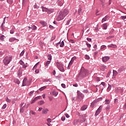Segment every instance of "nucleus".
Segmentation results:
<instances>
[{"label": "nucleus", "instance_id": "f257e3e1", "mask_svg": "<svg viewBox=\"0 0 126 126\" xmlns=\"http://www.w3.org/2000/svg\"><path fill=\"white\" fill-rule=\"evenodd\" d=\"M68 10L67 9H64V10L60 11L57 16V20L58 21H61V20H63L67 14L69 13Z\"/></svg>", "mask_w": 126, "mask_h": 126}, {"label": "nucleus", "instance_id": "f03ea898", "mask_svg": "<svg viewBox=\"0 0 126 126\" xmlns=\"http://www.w3.org/2000/svg\"><path fill=\"white\" fill-rule=\"evenodd\" d=\"M11 60H12V57L7 56L3 59V63L4 64L7 65L11 62Z\"/></svg>", "mask_w": 126, "mask_h": 126}, {"label": "nucleus", "instance_id": "7ed1b4c3", "mask_svg": "<svg viewBox=\"0 0 126 126\" xmlns=\"http://www.w3.org/2000/svg\"><path fill=\"white\" fill-rule=\"evenodd\" d=\"M31 84V80H28L27 78H25L23 81L22 86H29Z\"/></svg>", "mask_w": 126, "mask_h": 126}, {"label": "nucleus", "instance_id": "20e7f679", "mask_svg": "<svg viewBox=\"0 0 126 126\" xmlns=\"http://www.w3.org/2000/svg\"><path fill=\"white\" fill-rule=\"evenodd\" d=\"M56 65L58 68L60 70V71H62V72H63V71H64V68H63V64L59 62H57L56 63Z\"/></svg>", "mask_w": 126, "mask_h": 126}, {"label": "nucleus", "instance_id": "39448f33", "mask_svg": "<svg viewBox=\"0 0 126 126\" xmlns=\"http://www.w3.org/2000/svg\"><path fill=\"white\" fill-rule=\"evenodd\" d=\"M87 74V70H86L83 67H82L80 72V75L84 77V76H86Z\"/></svg>", "mask_w": 126, "mask_h": 126}, {"label": "nucleus", "instance_id": "423d86ee", "mask_svg": "<svg viewBox=\"0 0 126 126\" xmlns=\"http://www.w3.org/2000/svg\"><path fill=\"white\" fill-rule=\"evenodd\" d=\"M25 106H26V103L24 102L21 103V109L20 110V113H24V110H25Z\"/></svg>", "mask_w": 126, "mask_h": 126}, {"label": "nucleus", "instance_id": "0eeeda50", "mask_svg": "<svg viewBox=\"0 0 126 126\" xmlns=\"http://www.w3.org/2000/svg\"><path fill=\"white\" fill-rule=\"evenodd\" d=\"M82 99H83V94H82L81 93H78L76 101H78V102H80L81 100H82Z\"/></svg>", "mask_w": 126, "mask_h": 126}, {"label": "nucleus", "instance_id": "6e6552de", "mask_svg": "<svg viewBox=\"0 0 126 126\" xmlns=\"http://www.w3.org/2000/svg\"><path fill=\"white\" fill-rule=\"evenodd\" d=\"M102 109H103V106H102V105H100L99 107L97 109V110L96 111L95 116H98V115H99L100 113H101Z\"/></svg>", "mask_w": 126, "mask_h": 126}, {"label": "nucleus", "instance_id": "1a4fd4ad", "mask_svg": "<svg viewBox=\"0 0 126 126\" xmlns=\"http://www.w3.org/2000/svg\"><path fill=\"white\" fill-rule=\"evenodd\" d=\"M39 99H42V97H41L40 96H37L35 98L33 99L32 102H31V104H34L36 101H37V100H39Z\"/></svg>", "mask_w": 126, "mask_h": 126}, {"label": "nucleus", "instance_id": "9d476101", "mask_svg": "<svg viewBox=\"0 0 126 126\" xmlns=\"http://www.w3.org/2000/svg\"><path fill=\"white\" fill-rule=\"evenodd\" d=\"M57 3L59 5V6H63V0H58Z\"/></svg>", "mask_w": 126, "mask_h": 126}, {"label": "nucleus", "instance_id": "9b49d317", "mask_svg": "<svg viewBox=\"0 0 126 126\" xmlns=\"http://www.w3.org/2000/svg\"><path fill=\"white\" fill-rule=\"evenodd\" d=\"M109 60H110V57L108 56L102 58V62H103V63H106V62H108Z\"/></svg>", "mask_w": 126, "mask_h": 126}, {"label": "nucleus", "instance_id": "f8f14e48", "mask_svg": "<svg viewBox=\"0 0 126 126\" xmlns=\"http://www.w3.org/2000/svg\"><path fill=\"white\" fill-rule=\"evenodd\" d=\"M60 46L61 48H63V47L64 46V42H63V41H62V40H61L60 42L57 43V45H60Z\"/></svg>", "mask_w": 126, "mask_h": 126}, {"label": "nucleus", "instance_id": "ddd939ff", "mask_svg": "<svg viewBox=\"0 0 126 126\" xmlns=\"http://www.w3.org/2000/svg\"><path fill=\"white\" fill-rule=\"evenodd\" d=\"M75 60H76V57H74L71 59V61L69 63V65H71V64H72V63H73V62H74Z\"/></svg>", "mask_w": 126, "mask_h": 126}, {"label": "nucleus", "instance_id": "4468645a", "mask_svg": "<svg viewBox=\"0 0 126 126\" xmlns=\"http://www.w3.org/2000/svg\"><path fill=\"white\" fill-rule=\"evenodd\" d=\"M19 63H20V64H21V65H23V68H26V67H27V66L26 65H25V64L24 63V62H23V61H20L19 62Z\"/></svg>", "mask_w": 126, "mask_h": 126}, {"label": "nucleus", "instance_id": "2eb2a0df", "mask_svg": "<svg viewBox=\"0 0 126 126\" xmlns=\"http://www.w3.org/2000/svg\"><path fill=\"white\" fill-rule=\"evenodd\" d=\"M96 104H97V101L94 100L93 102H92L91 107H92V108H94V107H95L96 105Z\"/></svg>", "mask_w": 126, "mask_h": 126}, {"label": "nucleus", "instance_id": "dca6fc26", "mask_svg": "<svg viewBox=\"0 0 126 126\" xmlns=\"http://www.w3.org/2000/svg\"><path fill=\"white\" fill-rule=\"evenodd\" d=\"M100 69L102 71H104L105 69H107V66L103 65L100 67Z\"/></svg>", "mask_w": 126, "mask_h": 126}, {"label": "nucleus", "instance_id": "f3484780", "mask_svg": "<svg viewBox=\"0 0 126 126\" xmlns=\"http://www.w3.org/2000/svg\"><path fill=\"white\" fill-rule=\"evenodd\" d=\"M48 112H49V109H44L42 110V114L46 115L48 114Z\"/></svg>", "mask_w": 126, "mask_h": 126}, {"label": "nucleus", "instance_id": "a211bd4d", "mask_svg": "<svg viewBox=\"0 0 126 126\" xmlns=\"http://www.w3.org/2000/svg\"><path fill=\"white\" fill-rule=\"evenodd\" d=\"M108 18H109V16H106L104 17L102 20V23H103V22H105V21H107V20H108Z\"/></svg>", "mask_w": 126, "mask_h": 126}, {"label": "nucleus", "instance_id": "6ab92c4d", "mask_svg": "<svg viewBox=\"0 0 126 126\" xmlns=\"http://www.w3.org/2000/svg\"><path fill=\"white\" fill-rule=\"evenodd\" d=\"M28 0H23V6H26Z\"/></svg>", "mask_w": 126, "mask_h": 126}, {"label": "nucleus", "instance_id": "aec40b11", "mask_svg": "<svg viewBox=\"0 0 126 126\" xmlns=\"http://www.w3.org/2000/svg\"><path fill=\"white\" fill-rule=\"evenodd\" d=\"M108 47H109L110 48H113L114 49H115V48H117V45L112 43V44L108 45Z\"/></svg>", "mask_w": 126, "mask_h": 126}, {"label": "nucleus", "instance_id": "412c9836", "mask_svg": "<svg viewBox=\"0 0 126 126\" xmlns=\"http://www.w3.org/2000/svg\"><path fill=\"white\" fill-rule=\"evenodd\" d=\"M15 40H17V39L15 38V37H11L9 39V42H14Z\"/></svg>", "mask_w": 126, "mask_h": 126}, {"label": "nucleus", "instance_id": "4be33fe9", "mask_svg": "<svg viewBox=\"0 0 126 126\" xmlns=\"http://www.w3.org/2000/svg\"><path fill=\"white\" fill-rule=\"evenodd\" d=\"M14 82L15 83H16L18 85H19L20 84V81H19V80L17 79H15L14 80Z\"/></svg>", "mask_w": 126, "mask_h": 126}, {"label": "nucleus", "instance_id": "5701e85b", "mask_svg": "<svg viewBox=\"0 0 126 126\" xmlns=\"http://www.w3.org/2000/svg\"><path fill=\"white\" fill-rule=\"evenodd\" d=\"M43 104H45V101L43 100H41L38 102V105H39V106H41V105H43Z\"/></svg>", "mask_w": 126, "mask_h": 126}, {"label": "nucleus", "instance_id": "b1692460", "mask_svg": "<svg viewBox=\"0 0 126 126\" xmlns=\"http://www.w3.org/2000/svg\"><path fill=\"white\" fill-rule=\"evenodd\" d=\"M86 109H87V105H83L81 108L82 111H85Z\"/></svg>", "mask_w": 126, "mask_h": 126}, {"label": "nucleus", "instance_id": "393cba45", "mask_svg": "<svg viewBox=\"0 0 126 126\" xmlns=\"http://www.w3.org/2000/svg\"><path fill=\"white\" fill-rule=\"evenodd\" d=\"M103 29L104 30H107V28H108V25H107V24H104L103 25Z\"/></svg>", "mask_w": 126, "mask_h": 126}, {"label": "nucleus", "instance_id": "a878e982", "mask_svg": "<svg viewBox=\"0 0 126 126\" xmlns=\"http://www.w3.org/2000/svg\"><path fill=\"white\" fill-rule=\"evenodd\" d=\"M4 35H1L0 36V41H4Z\"/></svg>", "mask_w": 126, "mask_h": 126}, {"label": "nucleus", "instance_id": "bb28decb", "mask_svg": "<svg viewBox=\"0 0 126 126\" xmlns=\"http://www.w3.org/2000/svg\"><path fill=\"white\" fill-rule=\"evenodd\" d=\"M38 65H39V62L36 63L35 64V65L34 66V67L32 68L33 70H34V69H36V68H37V66H38Z\"/></svg>", "mask_w": 126, "mask_h": 126}, {"label": "nucleus", "instance_id": "cd10ccee", "mask_svg": "<svg viewBox=\"0 0 126 126\" xmlns=\"http://www.w3.org/2000/svg\"><path fill=\"white\" fill-rule=\"evenodd\" d=\"M49 63H51V61H47V62H46V63H45V65L46 66H49Z\"/></svg>", "mask_w": 126, "mask_h": 126}, {"label": "nucleus", "instance_id": "c85d7f7f", "mask_svg": "<svg viewBox=\"0 0 126 126\" xmlns=\"http://www.w3.org/2000/svg\"><path fill=\"white\" fill-rule=\"evenodd\" d=\"M42 11H43V12L47 11L48 12V11H49V9H48V8H47L43 7H42Z\"/></svg>", "mask_w": 126, "mask_h": 126}, {"label": "nucleus", "instance_id": "c756f323", "mask_svg": "<svg viewBox=\"0 0 126 126\" xmlns=\"http://www.w3.org/2000/svg\"><path fill=\"white\" fill-rule=\"evenodd\" d=\"M81 13H82V9L79 8L78 10V14L80 15Z\"/></svg>", "mask_w": 126, "mask_h": 126}, {"label": "nucleus", "instance_id": "7c9ffc66", "mask_svg": "<svg viewBox=\"0 0 126 126\" xmlns=\"http://www.w3.org/2000/svg\"><path fill=\"white\" fill-rule=\"evenodd\" d=\"M111 88H112V86L109 85V86H108V88L107 89V92H109L110 90H111Z\"/></svg>", "mask_w": 126, "mask_h": 126}, {"label": "nucleus", "instance_id": "2f4dec72", "mask_svg": "<svg viewBox=\"0 0 126 126\" xmlns=\"http://www.w3.org/2000/svg\"><path fill=\"white\" fill-rule=\"evenodd\" d=\"M113 73V76H117V74H118V72H117L116 70H114Z\"/></svg>", "mask_w": 126, "mask_h": 126}, {"label": "nucleus", "instance_id": "473e14b6", "mask_svg": "<svg viewBox=\"0 0 126 126\" xmlns=\"http://www.w3.org/2000/svg\"><path fill=\"white\" fill-rule=\"evenodd\" d=\"M110 102L111 101H110V100H109V99H106L105 100V104L106 105H109V104H110Z\"/></svg>", "mask_w": 126, "mask_h": 126}, {"label": "nucleus", "instance_id": "72a5a7b5", "mask_svg": "<svg viewBox=\"0 0 126 126\" xmlns=\"http://www.w3.org/2000/svg\"><path fill=\"white\" fill-rule=\"evenodd\" d=\"M46 88H47V87L45 86L42 87L41 88H40L39 89V90H40V91H43V90H44V89H46Z\"/></svg>", "mask_w": 126, "mask_h": 126}, {"label": "nucleus", "instance_id": "f704fd0d", "mask_svg": "<svg viewBox=\"0 0 126 126\" xmlns=\"http://www.w3.org/2000/svg\"><path fill=\"white\" fill-rule=\"evenodd\" d=\"M47 58H48V60H49V61H52V55H48Z\"/></svg>", "mask_w": 126, "mask_h": 126}, {"label": "nucleus", "instance_id": "c9c22d12", "mask_svg": "<svg viewBox=\"0 0 126 126\" xmlns=\"http://www.w3.org/2000/svg\"><path fill=\"white\" fill-rule=\"evenodd\" d=\"M32 30H36L37 29V27H36L35 25H33L32 27Z\"/></svg>", "mask_w": 126, "mask_h": 126}, {"label": "nucleus", "instance_id": "e433bc0d", "mask_svg": "<svg viewBox=\"0 0 126 126\" xmlns=\"http://www.w3.org/2000/svg\"><path fill=\"white\" fill-rule=\"evenodd\" d=\"M6 101L7 102V103H10V102H11V100H10V99L8 98V97H6L5 98Z\"/></svg>", "mask_w": 126, "mask_h": 126}, {"label": "nucleus", "instance_id": "4c0bfd02", "mask_svg": "<svg viewBox=\"0 0 126 126\" xmlns=\"http://www.w3.org/2000/svg\"><path fill=\"white\" fill-rule=\"evenodd\" d=\"M114 35L110 36H108V37H106V39L107 40H110V39H112V38H114Z\"/></svg>", "mask_w": 126, "mask_h": 126}, {"label": "nucleus", "instance_id": "58836bf2", "mask_svg": "<svg viewBox=\"0 0 126 126\" xmlns=\"http://www.w3.org/2000/svg\"><path fill=\"white\" fill-rule=\"evenodd\" d=\"M33 94H34V91H31L30 93H29V95L31 96H33Z\"/></svg>", "mask_w": 126, "mask_h": 126}, {"label": "nucleus", "instance_id": "ea45409f", "mask_svg": "<svg viewBox=\"0 0 126 126\" xmlns=\"http://www.w3.org/2000/svg\"><path fill=\"white\" fill-rule=\"evenodd\" d=\"M53 95H54V96H57L58 95V92H56V91H54L52 93Z\"/></svg>", "mask_w": 126, "mask_h": 126}, {"label": "nucleus", "instance_id": "a19ab883", "mask_svg": "<svg viewBox=\"0 0 126 126\" xmlns=\"http://www.w3.org/2000/svg\"><path fill=\"white\" fill-rule=\"evenodd\" d=\"M77 122H78V120H74L73 122V125H76V123H77Z\"/></svg>", "mask_w": 126, "mask_h": 126}, {"label": "nucleus", "instance_id": "79ce46f5", "mask_svg": "<svg viewBox=\"0 0 126 126\" xmlns=\"http://www.w3.org/2000/svg\"><path fill=\"white\" fill-rule=\"evenodd\" d=\"M110 108H111V106L110 105H107L106 107V111H109V110H110Z\"/></svg>", "mask_w": 126, "mask_h": 126}, {"label": "nucleus", "instance_id": "37998d69", "mask_svg": "<svg viewBox=\"0 0 126 126\" xmlns=\"http://www.w3.org/2000/svg\"><path fill=\"white\" fill-rule=\"evenodd\" d=\"M121 18L123 20H125V19H126V16H122L121 17Z\"/></svg>", "mask_w": 126, "mask_h": 126}, {"label": "nucleus", "instance_id": "c03bdc74", "mask_svg": "<svg viewBox=\"0 0 126 126\" xmlns=\"http://www.w3.org/2000/svg\"><path fill=\"white\" fill-rule=\"evenodd\" d=\"M85 58H86V60H90V57H89V56L87 55H85Z\"/></svg>", "mask_w": 126, "mask_h": 126}, {"label": "nucleus", "instance_id": "a18cd8bd", "mask_svg": "<svg viewBox=\"0 0 126 126\" xmlns=\"http://www.w3.org/2000/svg\"><path fill=\"white\" fill-rule=\"evenodd\" d=\"M10 34H13L14 33V29H12V30H10Z\"/></svg>", "mask_w": 126, "mask_h": 126}, {"label": "nucleus", "instance_id": "49530a36", "mask_svg": "<svg viewBox=\"0 0 126 126\" xmlns=\"http://www.w3.org/2000/svg\"><path fill=\"white\" fill-rule=\"evenodd\" d=\"M4 21H5V18H4V21L3 22V23H2V24L1 25V28H2V27H3V24H4L5 23V22Z\"/></svg>", "mask_w": 126, "mask_h": 126}, {"label": "nucleus", "instance_id": "de8ad7c7", "mask_svg": "<svg viewBox=\"0 0 126 126\" xmlns=\"http://www.w3.org/2000/svg\"><path fill=\"white\" fill-rule=\"evenodd\" d=\"M123 70H124V69H123V68H122V67L118 69L119 72H122V71H123Z\"/></svg>", "mask_w": 126, "mask_h": 126}, {"label": "nucleus", "instance_id": "09e8293b", "mask_svg": "<svg viewBox=\"0 0 126 126\" xmlns=\"http://www.w3.org/2000/svg\"><path fill=\"white\" fill-rule=\"evenodd\" d=\"M86 45H87V47H88V48H91V44L87 43H86Z\"/></svg>", "mask_w": 126, "mask_h": 126}, {"label": "nucleus", "instance_id": "8fccbe9b", "mask_svg": "<svg viewBox=\"0 0 126 126\" xmlns=\"http://www.w3.org/2000/svg\"><path fill=\"white\" fill-rule=\"evenodd\" d=\"M6 108V104H3V105L2 107V109H5Z\"/></svg>", "mask_w": 126, "mask_h": 126}, {"label": "nucleus", "instance_id": "3c124183", "mask_svg": "<svg viewBox=\"0 0 126 126\" xmlns=\"http://www.w3.org/2000/svg\"><path fill=\"white\" fill-rule=\"evenodd\" d=\"M62 121H63L65 120V117L64 116H63L61 118Z\"/></svg>", "mask_w": 126, "mask_h": 126}, {"label": "nucleus", "instance_id": "603ef678", "mask_svg": "<svg viewBox=\"0 0 126 126\" xmlns=\"http://www.w3.org/2000/svg\"><path fill=\"white\" fill-rule=\"evenodd\" d=\"M31 113L32 115H36V112H34L33 111H32L31 112Z\"/></svg>", "mask_w": 126, "mask_h": 126}, {"label": "nucleus", "instance_id": "864d4df0", "mask_svg": "<svg viewBox=\"0 0 126 126\" xmlns=\"http://www.w3.org/2000/svg\"><path fill=\"white\" fill-rule=\"evenodd\" d=\"M61 86L63 88H65V84H62Z\"/></svg>", "mask_w": 126, "mask_h": 126}, {"label": "nucleus", "instance_id": "5fc2aeb1", "mask_svg": "<svg viewBox=\"0 0 126 126\" xmlns=\"http://www.w3.org/2000/svg\"><path fill=\"white\" fill-rule=\"evenodd\" d=\"M118 98H115L114 99V103H115V104H116V103H118Z\"/></svg>", "mask_w": 126, "mask_h": 126}, {"label": "nucleus", "instance_id": "6e6d98bb", "mask_svg": "<svg viewBox=\"0 0 126 126\" xmlns=\"http://www.w3.org/2000/svg\"><path fill=\"white\" fill-rule=\"evenodd\" d=\"M47 121L48 123H51V122H52L50 118L47 119Z\"/></svg>", "mask_w": 126, "mask_h": 126}, {"label": "nucleus", "instance_id": "4d7b16f0", "mask_svg": "<svg viewBox=\"0 0 126 126\" xmlns=\"http://www.w3.org/2000/svg\"><path fill=\"white\" fill-rule=\"evenodd\" d=\"M87 41H88L89 42H91V41H92V39L91 38H87Z\"/></svg>", "mask_w": 126, "mask_h": 126}, {"label": "nucleus", "instance_id": "13d9d810", "mask_svg": "<svg viewBox=\"0 0 126 126\" xmlns=\"http://www.w3.org/2000/svg\"><path fill=\"white\" fill-rule=\"evenodd\" d=\"M23 55H24V51H23L20 53V56H23Z\"/></svg>", "mask_w": 126, "mask_h": 126}, {"label": "nucleus", "instance_id": "bf43d9fd", "mask_svg": "<svg viewBox=\"0 0 126 126\" xmlns=\"http://www.w3.org/2000/svg\"><path fill=\"white\" fill-rule=\"evenodd\" d=\"M39 71H39V69H36V70H35V73H39Z\"/></svg>", "mask_w": 126, "mask_h": 126}, {"label": "nucleus", "instance_id": "052dcab7", "mask_svg": "<svg viewBox=\"0 0 126 126\" xmlns=\"http://www.w3.org/2000/svg\"><path fill=\"white\" fill-rule=\"evenodd\" d=\"M73 86H74V87H78V85H77V84H74L73 85Z\"/></svg>", "mask_w": 126, "mask_h": 126}, {"label": "nucleus", "instance_id": "680f3d73", "mask_svg": "<svg viewBox=\"0 0 126 126\" xmlns=\"http://www.w3.org/2000/svg\"><path fill=\"white\" fill-rule=\"evenodd\" d=\"M105 48H106V46L105 45H102L101 46V49H105Z\"/></svg>", "mask_w": 126, "mask_h": 126}, {"label": "nucleus", "instance_id": "e2e57ef3", "mask_svg": "<svg viewBox=\"0 0 126 126\" xmlns=\"http://www.w3.org/2000/svg\"><path fill=\"white\" fill-rule=\"evenodd\" d=\"M65 116L66 118H69V115L67 113L65 114Z\"/></svg>", "mask_w": 126, "mask_h": 126}, {"label": "nucleus", "instance_id": "0e129e2a", "mask_svg": "<svg viewBox=\"0 0 126 126\" xmlns=\"http://www.w3.org/2000/svg\"><path fill=\"white\" fill-rule=\"evenodd\" d=\"M42 110H43V108L40 107L38 108V111L39 112H41V111H42Z\"/></svg>", "mask_w": 126, "mask_h": 126}, {"label": "nucleus", "instance_id": "69168bd1", "mask_svg": "<svg viewBox=\"0 0 126 126\" xmlns=\"http://www.w3.org/2000/svg\"><path fill=\"white\" fill-rule=\"evenodd\" d=\"M29 106H30V103H28L27 105H26V108L27 109H28V107H29Z\"/></svg>", "mask_w": 126, "mask_h": 126}, {"label": "nucleus", "instance_id": "338daca9", "mask_svg": "<svg viewBox=\"0 0 126 126\" xmlns=\"http://www.w3.org/2000/svg\"><path fill=\"white\" fill-rule=\"evenodd\" d=\"M101 84L102 85H103V86H105V82H101Z\"/></svg>", "mask_w": 126, "mask_h": 126}, {"label": "nucleus", "instance_id": "774afa93", "mask_svg": "<svg viewBox=\"0 0 126 126\" xmlns=\"http://www.w3.org/2000/svg\"><path fill=\"white\" fill-rule=\"evenodd\" d=\"M53 75H56V70H54L53 71Z\"/></svg>", "mask_w": 126, "mask_h": 126}]
</instances>
